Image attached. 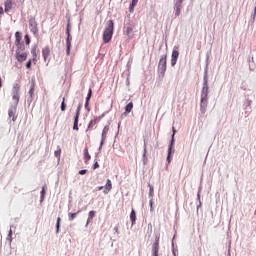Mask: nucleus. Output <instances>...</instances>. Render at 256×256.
Segmentation results:
<instances>
[{
	"label": "nucleus",
	"mask_w": 256,
	"mask_h": 256,
	"mask_svg": "<svg viewBox=\"0 0 256 256\" xmlns=\"http://www.w3.org/2000/svg\"><path fill=\"white\" fill-rule=\"evenodd\" d=\"M209 101V84L207 75L203 79V87L201 91V102H200V111L203 115L207 113V103Z\"/></svg>",
	"instance_id": "1"
},
{
	"label": "nucleus",
	"mask_w": 256,
	"mask_h": 256,
	"mask_svg": "<svg viewBox=\"0 0 256 256\" xmlns=\"http://www.w3.org/2000/svg\"><path fill=\"white\" fill-rule=\"evenodd\" d=\"M113 30H114V23L113 20H109L107 26L103 32V42L110 43L111 39H113Z\"/></svg>",
	"instance_id": "2"
},
{
	"label": "nucleus",
	"mask_w": 256,
	"mask_h": 256,
	"mask_svg": "<svg viewBox=\"0 0 256 256\" xmlns=\"http://www.w3.org/2000/svg\"><path fill=\"white\" fill-rule=\"evenodd\" d=\"M27 52H25V46L18 47L16 49L15 57L18 63H23V61H27Z\"/></svg>",
	"instance_id": "3"
},
{
	"label": "nucleus",
	"mask_w": 256,
	"mask_h": 256,
	"mask_svg": "<svg viewBox=\"0 0 256 256\" xmlns=\"http://www.w3.org/2000/svg\"><path fill=\"white\" fill-rule=\"evenodd\" d=\"M158 71H160L162 77H165V72L167 71V54L161 56L158 63Z\"/></svg>",
	"instance_id": "4"
},
{
	"label": "nucleus",
	"mask_w": 256,
	"mask_h": 256,
	"mask_svg": "<svg viewBox=\"0 0 256 256\" xmlns=\"http://www.w3.org/2000/svg\"><path fill=\"white\" fill-rule=\"evenodd\" d=\"M66 35H67V39H66V53L67 55H69L71 53V41H72V37H71V24H67V28H66Z\"/></svg>",
	"instance_id": "5"
},
{
	"label": "nucleus",
	"mask_w": 256,
	"mask_h": 256,
	"mask_svg": "<svg viewBox=\"0 0 256 256\" xmlns=\"http://www.w3.org/2000/svg\"><path fill=\"white\" fill-rule=\"evenodd\" d=\"M29 29L33 35H37L39 33V27L37 24V20H35V17L31 16L29 19Z\"/></svg>",
	"instance_id": "6"
},
{
	"label": "nucleus",
	"mask_w": 256,
	"mask_h": 256,
	"mask_svg": "<svg viewBox=\"0 0 256 256\" xmlns=\"http://www.w3.org/2000/svg\"><path fill=\"white\" fill-rule=\"evenodd\" d=\"M19 91H21V85L15 84L13 86V95H12V99L15 105H19V99H20Z\"/></svg>",
	"instance_id": "7"
},
{
	"label": "nucleus",
	"mask_w": 256,
	"mask_h": 256,
	"mask_svg": "<svg viewBox=\"0 0 256 256\" xmlns=\"http://www.w3.org/2000/svg\"><path fill=\"white\" fill-rule=\"evenodd\" d=\"M81 115V105H78L76 110V115L74 117L73 129L74 131H79V116Z\"/></svg>",
	"instance_id": "8"
},
{
	"label": "nucleus",
	"mask_w": 256,
	"mask_h": 256,
	"mask_svg": "<svg viewBox=\"0 0 256 256\" xmlns=\"http://www.w3.org/2000/svg\"><path fill=\"white\" fill-rule=\"evenodd\" d=\"M159 235L155 236V242L152 244V256H159Z\"/></svg>",
	"instance_id": "9"
},
{
	"label": "nucleus",
	"mask_w": 256,
	"mask_h": 256,
	"mask_svg": "<svg viewBox=\"0 0 256 256\" xmlns=\"http://www.w3.org/2000/svg\"><path fill=\"white\" fill-rule=\"evenodd\" d=\"M51 51H52V49L49 46H45L42 49V57H43L45 62H47V59H49V55H51Z\"/></svg>",
	"instance_id": "10"
},
{
	"label": "nucleus",
	"mask_w": 256,
	"mask_h": 256,
	"mask_svg": "<svg viewBox=\"0 0 256 256\" xmlns=\"http://www.w3.org/2000/svg\"><path fill=\"white\" fill-rule=\"evenodd\" d=\"M182 5H183V0H176L175 6H174L176 17H179V15H181Z\"/></svg>",
	"instance_id": "11"
},
{
	"label": "nucleus",
	"mask_w": 256,
	"mask_h": 256,
	"mask_svg": "<svg viewBox=\"0 0 256 256\" xmlns=\"http://www.w3.org/2000/svg\"><path fill=\"white\" fill-rule=\"evenodd\" d=\"M177 59H179V52L177 50H173L171 55L172 67H175V65H177Z\"/></svg>",
	"instance_id": "12"
},
{
	"label": "nucleus",
	"mask_w": 256,
	"mask_h": 256,
	"mask_svg": "<svg viewBox=\"0 0 256 256\" xmlns=\"http://www.w3.org/2000/svg\"><path fill=\"white\" fill-rule=\"evenodd\" d=\"M8 115L13 122L17 121V107L10 108L8 111Z\"/></svg>",
	"instance_id": "13"
},
{
	"label": "nucleus",
	"mask_w": 256,
	"mask_h": 256,
	"mask_svg": "<svg viewBox=\"0 0 256 256\" xmlns=\"http://www.w3.org/2000/svg\"><path fill=\"white\" fill-rule=\"evenodd\" d=\"M21 39H22L21 33L16 32L15 33V45H16L17 48L25 47V45H23V43H21Z\"/></svg>",
	"instance_id": "14"
},
{
	"label": "nucleus",
	"mask_w": 256,
	"mask_h": 256,
	"mask_svg": "<svg viewBox=\"0 0 256 256\" xmlns=\"http://www.w3.org/2000/svg\"><path fill=\"white\" fill-rule=\"evenodd\" d=\"M107 133H109V126H105L102 130L101 145L105 143V139H107Z\"/></svg>",
	"instance_id": "15"
},
{
	"label": "nucleus",
	"mask_w": 256,
	"mask_h": 256,
	"mask_svg": "<svg viewBox=\"0 0 256 256\" xmlns=\"http://www.w3.org/2000/svg\"><path fill=\"white\" fill-rule=\"evenodd\" d=\"M32 62L34 65L37 63V46L31 48Z\"/></svg>",
	"instance_id": "16"
},
{
	"label": "nucleus",
	"mask_w": 256,
	"mask_h": 256,
	"mask_svg": "<svg viewBox=\"0 0 256 256\" xmlns=\"http://www.w3.org/2000/svg\"><path fill=\"white\" fill-rule=\"evenodd\" d=\"M4 7H5V12L8 13V11H11V9H13V1L6 0L4 3Z\"/></svg>",
	"instance_id": "17"
},
{
	"label": "nucleus",
	"mask_w": 256,
	"mask_h": 256,
	"mask_svg": "<svg viewBox=\"0 0 256 256\" xmlns=\"http://www.w3.org/2000/svg\"><path fill=\"white\" fill-rule=\"evenodd\" d=\"M83 153H84V161L85 163H87L91 159V155L89 154V148L85 147L83 150Z\"/></svg>",
	"instance_id": "18"
},
{
	"label": "nucleus",
	"mask_w": 256,
	"mask_h": 256,
	"mask_svg": "<svg viewBox=\"0 0 256 256\" xmlns=\"http://www.w3.org/2000/svg\"><path fill=\"white\" fill-rule=\"evenodd\" d=\"M130 221L132 225H135V221H137V214L135 213V209L132 208L130 213Z\"/></svg>",
	"instance_id": "19"
},
{
	"label": "nucleus",
	"mask_w": 256,
	"mask_h": 256,
	"mask_svg": "<svg viewBox=\"0 0 256 256\" xmlns=\"http://www.w3.org/2000/svg\"><path fill=\"white\" fill-rule=\"evenodd\" d=\"M95 215H97V212L95 210H91L88 213L87 225H89L90 221H93V218L95 217Z\"/></svg>",
	"instance_id": "20"
},
{
	"label": "nucleus",
	"mask_w": 256,
	"mask_h": 256,
	"mask_svg": "<svg viewBox=\"0 0 256 256\" xmlns=\"http://www.w3.org/2000/svg\"><path fill=\"white\" fill-rule=\"evenodd\" d=\"M105 189H106V191H104V193H108L109 191H111L113 189V184L111 183V181L109 179L106 182Z\"/></svg>",
	"instance_id": "21"
},
{
	"label": "nucleus",
	"mask_w": 256,
	"mask_h": 256,
	"mask_svg": "<svg viewBox=\"0 0 256 256\" xmlns=\"http://www.w3.org/2000/svg\"><path fill=\"white\" fill-rule=\"evenodd\" d=\"M148 187H149V197L151 199H153L154 195H155V188L153 187V185L151 184H148Z\"/></svg>",
	"instance_id": "22"
},
{
	"label": "nucleus",
	"mask_w": 256,
	"mask_h": 256,
	"mask_svg": "<svg viewBox=\"0 0 256 256\" xmlns=\"http://www.w3.org/2000/svg\"><path fill=\"white\" fill-rule=\"evenodd\" d=\"M79 213H81V210H78L76 213H69L68 214L69 221H73L77 217V215H79Z\"/></svg>",
	"instance_id": "23"
},
{
	"label": "nucleus",
	"mask_w": 256,
	"mask_h": 256,
	"mask_svg": "<svg viewBox=\"0 0 256 256\" xmlns=\"http://www.w3.org/2000/svg\"><path fill=\"white\" fill-rule=\"evenodd\" d=\"M126 35H127V37H129V39H133V28H131V27H127L126 28Z\"/></svg>",
	"instance_id": "24"
},
{
	"label": "nucleus",
	"mask_w": 256,
	"mask_h": 256,
	"mask_svg": "<svg viewBox=\"0 0 256 256\" xmlns=\"http://www.w3.org/2000/svg\"><path fill=\"white\" fill-rule=\"evenodd\" d=\"M97 123H99V119H97V118L90 120V122L88 124V129H93V126L97 125Z\"/></svg>",
	"instance_id": "25"
},
{
	"label": "nucleus",
	"mask_w": 256,
	"mask_h": 256,
	"mask_svg": "<svg viewBox=\"0 0 256 256\" xmlns=\"http://www.w3.org/2000/svg\"><path fill=\"white\" fill-rule=\"evenodd\" d=\"M138 3L139 0H132V3L130 4V13H133V10L135 9Z\"/></svg>",
	"instance_id": "26"
},
{
	"label": "nucleus",
	"mask_w": 256,
	"mask_h": 256,
	"mask_svg": "<svg viewBox=\"0 0 256 256\" xmlns=\"http://www.w3.org/2000/svg\"><path fill=\"white\" fill-rule=\"evenodd\" d=\"M131 111H133V102L128 103L125 107V113H130Z\"/></svg>",
	"instance_id": "27"
},
{
	"label": "nucleus",
	"mask_w": 256,
	"mask_h": 256,
	"mask_svg": "<svg viewBox=\"0 0 256 256\" xmlns=\"http://www.w3.org/2000/svg\"><path fill=\"white\" fill-rule=\"evenodd\" d=\"M173 134H172V139L170 142V145L173 146V144L175 143V133H177V130H175V127L172 128Z\"/></svg>",
	"instance_id": "28"
},
{
	"label": "nucleus",
	"mask_w": 256,
	"mask_h": 256,
	"mask_svg": "<svg viewBox=\"0 0 256 256\" xmlns=\"http://www.w3.org/2000/svg\"><path fill=\"white\" fill-rule=\"evenodd\" d=\"M60 227H61V217H58L56 222V233H59Z\"/></svg>",
	"instance_id": "29"
},
{
	"label": "nucleus",
	"mask_w": 256,
	"mask_h": 256,
	"mask_svg": "<svg viewBox=\"0 0 256 256\" xmlns=\"http://www.w3.org/2000/svg\"><path fill=\"white\" fill-rule=\"evenodd\" d=\"M172 149H173V146H171V144H170V146L168 148V156H167L168 163H171V150Z\"/></svg>",
	"instance_id": "30"
},
{
	"label": "nucleus",
	"mask_w": 256,
	"mask_h": 256,
	"mask_svg": "<svg viewBox=\"0 0 256 256\" xmlns=\"http://www.w3.org/2000/svg\"><path fill=\"white\" fill-rule=\"evenodd\" d=\"M7 240L11 243V241H13V230L10 229L8 236H7Z\"/></svg>",
	"instance_id": "31"
},
{
	"label": "nucleus",
	"mask_w": 256,
	"mask_h": 256,
	"mask_svg": "<svg viewBox=\"0 0 256 256\" xmlns=\"http://www.w3.org/2000/svg\"><path fill=\"white\" fill-rule=\"evenodd\" d=\"M92 95H93V90H92L91 88H89V90H88V95H87V97H86L87 101H90V100H91Z\"/></svg>",
	"instance_id": "32"
},
{
	"label": "nucleus",
	"mask_w": 256,
	"mask_h": 256,
	"mask_svg": "<svg viewBox=\"0 0 256 256\" xmlns=\"http://www.w3.org/2000/svg\"><path fill=\"white\" fill-rule=\"evenodd\" d=\"M65 109H67V104H65V97H64L61 103V111H65Z\"/></svg>",
	"instance_id": "33"
},
{
	"label": "nucleus",
	"mask_w": 256,
	"mask_h": 256,
	"mask_svg": "<svg viewBox=\"0 0 256 256\" xmlns=\"http://www.w3.org/2000/svg\"><path fill=\"white\" fill-rule=\"evenodd\" d=\"M24 39H25V43H26V45H29L30 43H31V39L29 38V35H25L24 36Z\"/></svg>",
	"instance_id": "34"
},
{
	"label": "nucleus",
	"mask_w": 256,
	"mask_h": 256,
	"mask_svg": "<svg viewBox=\"0 0 256 256\" xmlns=\"http://www.w3.org/2000/svg\"><path fill=\"white\" fill-rule=\"evenodd\" d=\"M31 63H33V59H29L26 63V69H31Z\"/></svg>",
	"instance_id": "35"
},
{
	"label": "nucleus",
	"mask_w": 256,
	"mask_h": 256,
	"mask_svg": "<svg viewBox=\"0 0 256 256\" xmlns=\"http://www.w3.org/2000/svg\"><path fill=\"white\" fill-rule=\"evenodd\" d=\"M43 199H45V187H43L41 191V201H43Z\"/></svg>",
	"instance_id": "36"
},
{
	"label": "nucleus",
	"mask_w": 256,
	"mask_h": 256,
	"mask_svg": "<svg viewBox=\"0 0 256 256\" xmlns=\"http://www.w3.org/2000/svg\"><path fill=\"white\" fill-rule=\"evenodd\" d=\"M28 93H29L30 97H33V93H35V88L31 87Z\"/></svg>",
	"instance_id": "37"
},
{
	"label": "nucleus",
	"mask_w": 256,
	"mask_h": 256,
	"mask_svg": "<svg viewBox=\"0 0 256 256\" xmlns=\"http://www.w3.org/2000/svg\"><path fill=\"white\" fill-rule=\"evenodd\" d=\"M54 155L57 157V159H61V151L54 152Z\"/></svg>",
	"instance_id": "38"
},
{
	"label": "nucleus",
	"mask_w": 256,
	"mask_h": 256,
	"mask_svg": "<svg viewBox=\"0 0 256 256\" xmlns=\"http://www.w3.org/2000/svg\"><path fill=\"white\" fill-rule=\"evenodd\" d=\"M114 233H116V235H119V225H116L114 227Z\"/></svg>",
	"instance_id": "39"
},
{
	"label": "nucleus",
	"mask_w": 256,
	"mask_h": 256,
	"mask_svg": "<svg viewBox=\"0 0 256 256\" xmlns=\"http://www.w3.org/2000/svg\"><path fill=\"white\" fill-rule=\"evenodd\" d=\"M86 173H87V170H85V169L79 171V175H85Z\"/></svg>",
	"instance_id": "40"
},
{
	"label": "nucleus",
	"mask_w": 256,
	"mask_h": 256,
	"mask_svg": "<svg viewBox=\"0 0 256 256\" xmlns=\"http://www.w3.org/2000/svg\"><path fill=\"white\" fill-rule=\"evenodd\" d=\"M93 169H99V162H95V163H94Z\"/></svg>",
	"instance_id": "41"
},
{
	"label": "nucleus",
	"mask_w": 256,
	"mask_h": 256,
	"mask_svg": "<svg viewBox=\"0 0 256 256\" xmlns=\"http://www.w3.org/2000/svg\"><path fill=\"white\" fill-rule=\"evenodd\" d=\"M149 205H150V207H153V198L150 199Z\"/></svg>",
	"instance_id": "42"
},
{
	"label": "nucleus",
	"mask_w": 256,
	"mask_h": 256,
	"mask_svg": "<svg viewBox=\"0 0 256 256\" xmlns=\"http://www.w3.org/2000/svg\"><path fill=\"white\" fill-rule=\"evenodd\" d=\"M88 106H89V101H87L86 99L85 108L87 109Z\"/></svg>",
	"instance_id": "43"
},
{
	"label": "nucleus",
	"mask_w": 256,
	"mask_h": 256,
	"mask_svg": "<svg viewBox=\"0 0 256 256\" xmlns=\"http://www.w3.org/2000/svg\"><path fill=\"white\" fill-rule=\"evenodd\" d=\"M150 211H151V212L155 211V209L153 208V206H150Z\"/></svg>",
	"instance_id": "44"
},
{
	"label": "nucleus",
	"mask_w": 256,
	"mask_h": 256,
	"mask_svg": "<svg viewBox=\"0 0 256 256\" xmlns=\"http://www.w3.org/2000/svg\"><path fill=\"white\" fill-rule=\"evenodd\" d=\"M256 17V6H255V9H254V19Z\"/></svg>",
	"instance_id": "45"
},
{
	"label": "nucleus",
	"mask_w": 256,
	"mask_h": 256,
	"mask_svg": "<svg viewBox=\"0 0 256 256\" xmlns=\"http://www.w3.org/2000/svg\"><path fill=\"white\" fill-rule=\"evenodd\" d=\"M19 3H25V0H18Z\"/></svg>",
	"instance_id": "46"
},
{
	"label": "nucleus",
	"mask_w": 256,
	"mask_h": 256,
	"mask_svg": "<svg viewBox=\"0 0 256 256\" xmlns=\"http://www.w3.org/2000/svg\"><path fill=\"white\" fill-rule=\"evenodd\" d=\"M1 87H3V84L1 83V78H0V89H1Z\"/></svg>",
	"instance_id": "47"
},
{
	"label": "nucleus",
	"mask_w": 256,
	"mask_h": 256,
	"mask_svg": "<svg viewBox=\"0 0 256 256\" xmlns=\"http://www.w3.org/2000/svg\"><path fill=\"white\" fill-rule=\"evenodd\" d=\"M102 189H103V186H100V187L98 188L99 191H101Z\"/></svg>",
	"instance_id": "48"
}]
</instances>
